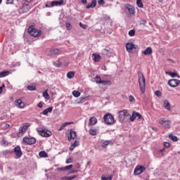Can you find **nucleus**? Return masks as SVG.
Segmentation results:
<instances>
[{
    "label": "nucleus",
    "instance_id": "f257e3e1",
    "mask_svg": "<svg viewBox=\"0 0 180 180\" xmlns=\"http://www.w3.org/2000/svg\"><path fill=\"white\" fill-rule=\"evenodd\" d=\"M139 84L141 92L144 94L146 92V78L141 72H139Z\"/></svg>",
    "mask_w": 180,
    "mask_h": 180
},
{
    "label": "nucleus",
    "instance_id": "f03ea898",
    "mask_svg": "<svg viewBox=\"0 0 180 180\" xmlns=\"http://www.w3.org/2000/svg\"><path fill=\"white\" fill-rule=\"evenodd\" d=\"M158 123L161 124L164 129H171L172 122L169 120H165V118L162 117L158 120Z\"/></svg>",
    "mask_w": 180,
    "mask_h": 180
},
{
    "label": "nucleus",
    "instance_id": "7ed1b4c3",
    "mask_svg": "<svg viewBox=\"0 0 180 180\" xmlns=\"http://www.w3.org/2000/svg\"><path fill=\"white\" fill-rule=\"evenodd\" d=\"M27 32L33 37H39L41 35V31L36 30L33 25L29 27Z\"/></svg>",
    "mask_w": 180,
    "mask_h": 180
},
{
    "label": "nucleus",
    "instance_id": "20e7f679",
    "mask_svg": "<svg viewBox=\"0 0 180 180\" xmlns=\"http://www.w3.org/2000/svg\"><path fill=\"white\" fill-rule=\"evenodd\" d=\"M104 121L106 124H113L115 123V118L110 113H107L104 115Z\"/></svg>",
    "mask_w": 180,
    "mask_h": 180
},
{
    "label": "nucleus",
    "instance_id": "39448f33",
    "mask_svg": "<svg viewBox=\"0 0 180 180\" xmlns=\"http://www.w3.org/2000/svg\"><path fill=\"white\" fill-rule=\"evenodd\" d=\"M38 134H40V136H42V137H50L52 136L53 133L51 131H49L48 129H39L37 130Z\"/></svg>",
    "mask_w": 180,
    "mask_h": 180
},
{
    "label": "nucleus",
    "instance_id": "423d86ee",
    "mask_svg": "<svg viewBox=\"0 0 180 180\" xmlns=\"http://www.w3.org/2000/svg\"><path fill=\"white\" fill-rule=\"evenodd\" d=\"M22 143L32 146V144H36V138L25 136L22 139Z\"/></svg>",
    "mask_w": 180,
    "mask_h": 180
},
{
    "label": "nucleus",
    "instance_id": "0eeeda50",
    "mask_svg": "<svg viewBox=\"0 0 180 180\" xmlns=\"http://www.w3.org/2000/svg\"><path fill=\"white\" fill-rule=\"evenodd\" d=\"M125 12L128 15H134L136 13V9L134 8V6L130 4H127L125 6Z\"/></svg>",
    "mask_w": 180,
    "mask_h": 180
},
{
    "label": "nucleus",
    "instance_id": "6e6552de",
    "mask_svg": "<svg viewBox=\"0 0 180 180\" xmlns=\"http://www.w3.org/2000/svg\"><path fill=\"white\" fill-rule=\"evenodd\" d=\"M29 129V124H24L19 129V132L18 133V137H22L26 131H27V129Z\"/></svg>",
    "mask_w": 180,
    "mask_h": 180
},
{
    "label": "nucleus",
    "instance_id": "1a4fd4ad",
    "mask_svg": "<svg viewBox=\"0 0 180 180\" xmlns=\"http://www.w3.org/2000/svg\"><path fill=\"white\" fill-rule=\"evenodd\" d=\"M118 115L119 120L120 121L124 120L125 117H129V116H130V114H129L127 110L119 111Z\"/></svg>",
    "mask_w": 180,
    "mask_h": 180
},
{
    "label": "nucleus",
    "instance_id": "9d476101",
    "mask_svg": "<svg viewBox=\"0 0 180 180\" xmlns=\"http://www.w3.org/2000/svg\"><path fill=\"white\" fill-rule=\"evenodd\" d=\"M146 171V167L143 166H136L134 171V175H140Z\"/></svg>",
    "mask_w": 180,
    "mask_h": 180
},
{
    "label": "nucleus",
    "instance_id": "9b49d317",
    "mask_svg": "<svg viewBox=\"0 0 180 180\" xmlns=\"http://www.w3.org/2000/svg\"><path fill=\"white\" fill-rule=\"evenodd\" d=\"M179 84L180 81L179 79H172L168 81V86L171 88H176Z\"/></svg>",
    "mask_w": 180,
    "mask_h": 180
},
{
    "label": "nucleus",
    "instance_id": "f8f14e48",
    "mask_svg": "<svg viewBox=\"0 0 180 180\" xmlns=\"http://www.w3.org/2000/svg\"><path fill=\"white\" fill-rule=\"evenodd\" d=\"M14 153L15 154V160H19L22 155H23V153H22V149L20 146H17L14 148Z\"/></svg>",
    "mask_w": 180,
    "mask_h": 180
},
{
    "label": "nucleus",
    "instance_id": "ddd939ff",
    "mask_svg": "<svg viewBox=\"0 0 180 180\" xmlns=\"http://www.w3.org/2000/svg\"><path fill=\"white\" fill-rule=\"evenodd\" d=\"M129 116H130L131 122H134V120H136V117H138V119H141V117H143V116H141V114H139L138 112H136V111H134L132 112V115Z\"/></svg>",
    "mask_w": 180,
    "mask_h": 180
},
{
    "label": "nucleus",
    "instance_id": "4468645a",
    "mask_svg": "<svg viewBox=\"0 0 180 180\" xmlns=\"http://www.w3.org/2000/svg\"><path fill=\"white\" fill-rule=\"evenodd\" d=\"M77 138V132L73 130H70V133L68 135V139L69 141H71V140H74V139Z\"/></svg>",
    "mask_w": 180,
    "mask_h": 180
},
{
    "label": "nucleus",
    "instance_id": "2eb2a0df",
    "mask_svg": "<svg viewBox=\"0 0 180 180\" xmlns=\"http://www.w3.org/2000/svg\"><path fill=\"white\" fill-rule=\"evenodd\" d=\"M15 106H17V108H19L20 109H23V108H25V103H23L20 99L15 100Z\"/></svg>",
    "mask_w": 180,
    "mask_h": 180
},
{
    "label": "nucleus",
    "instance_id": "dca6fc26",
    "mask_svg": "<svg viewBox=\"0 0 180 180\" xmlns=\"http://www.w3.org/2000/svg\"><path fill=\"white\" fill-rule=\"evenodd\" d=\"M133 49H136V45L134 44L129 43V42L126 44L127 51L130 53L131 51V50H133Z\"/></svg>",
    "mask_w": 180,
    "mask_h": 180
},
{
    "label": "nucleus",
    "instance_id": "f3484780",
    "mask_svg": "<svg viewBox=\"0 0 180 180\" xmlns=\"http://www.w3.org/2000/svg\"><path fill=\"white\" fill-rule=\"evenodd\" d=\"M29 11H30V6L25 5L19 9V13H26V12H29Z\"/></svg>",
    "mask_w": 180,
    "mask_h": 180
},
{
    "label": "nucleus",
    "instance_id": "a211bd4d",
    "mask_svg": "<svg viewBox=\"0 0 180 180\" xmlns=\"http://www.w3.org/2000/svg\"><path fill=\"white\" fill-rule=\"evenodd\" d=\"M58 53H60V49H54L50 50L48 52V56L53 57V56H56V54H58Z\"/></svg>",
    "mask_w": 180,
    "mask_h": 180
},
{
    "label": "nucleus",
    "instance_id": "6ab92c4d",
    "mask_svg": "<svg viewBox=\"0 0 180 180\" xmlns=\"http://www.w3.org/2000/svg\"><path fill=\"white\" fill-rule=\"evenodd\" d=\"M64 4V0L53 1L51 3V6H61Z\"/></svg>",
    "mask_w": 180,
    "mask_h": 180
},
{
    "label": "nucleus",
    "instance_id": "aec40b11",
    "mask_svg": "<svg viewBox=\"0 0 180 180\" xmlns=\"http://www.w3.org/2000/svg\"><path fill=\"white\" fill-rule=\"evenodd\" d=\"M98 123V119L95 117H91L89 118V126H95Z\"/></svg>",
    "mask_w": 180,
    "mask_h": 180
},
{
    "label": "nucleus",
    "instance_id": "412c9836",
    "mask_svg": "<svg viewBox=\"0 0 180 180\" xmlns=\"http://www.w3.org/2000/svg\"><path fill=\"white\" fill-rule=\"evenodd\" d=\"M96 6V0H91V3H89L86 6V9H90V8H95Z\"/></svg>",
    "mask_w": 180,
    "mask_h": 180
},
{
    "label": "nucleus",
    "instance_id": "4be33fe9",
    "mask_svg": "<svg viewBox=\"0 0 180 180\" xmlns=\"http://www.w3.org/2000/svg\"><path fill=\"white\" fill-rule=\"evenodd\" d=\"M142 53L145 56H149V54L153 53V49H151V47H147L143 51H142Z\"/></svg>",
    "mask_w": 180,
    "mask_h": 180
},
{
    "label": "nucleus",
    "instance_id": "5701e85b",
    "mask_svg": "<svg viewBox=\"0 0 180 180\" xmlns=\"http://www.w3.org/2000/svg\"><path fill=\"white\" fill-rule=\"evenodd\" d=\"M74 122H64L60 127L58 129V131H61V130H63L64 129V127H67V126H70V124H72Z\"/></svg>",
    "mask_w": 180,
    "mask_h": 180
},
{
    "label": "nucleus",
    "instance_id": "b1692460",
    "mask_svg": "<svg viewBox=\"0 0 180 180\" xmlns=\"http://www.w3.org/2000/svg\"><path fill=\"white\" fill-rule=\"evenodd\" d=\"M166 74L167 75H169V77H172V78H175V77H177V78H180L179 75H178L176 72H166Z\"/></svg>",
    "mask_w": 180,
    "mask_h": 180
},
{
    "label": "nucleus",
    "instance_id": "393cba45",
    "mask_svg": "<svg viewBox=\"0 0 180 180\" xmlns=\"http://www.w3.org/2000/svg\"><path fill=\"white\" fill-rule=\"evenodd\" d=\"M73 165H70L68 166H65L64 167H60L58 169V171H68L70 169H71L72 168Z\"/></svg>",
    "mask_w": 180,
    "mask_h": 180
},
{
    "label": "nucleus",
    "instance_id": "a878e982",
    "mask_svg": "<svg viewBox=\"0 0 180 180\" xmlns=\"http://www.w3.org/2000/svg\"><path fill=\"white\" fill-rule=\"evenodd\" d=\"M164 106L167 110H171V104L169 103L168 100H165L164 101Z\"/></svg>",
    "mask_w": 180,
    "mask_h": 180
},
{
    "label": "nucleus",
    "instance_id": "bb28decb",
    "mask_svg": "<svg viewBox=\"0 0 180 180\" xmlns=\"http://www.w3.org/2000/svg\"><path fill=\"white\" fill-rule=\"evenodd\" d=\"M51 112H53V107H49L42 112V115H48V113H51Z\"/></svg>",
    "mask_w": 180,
    "mask_h": 180
},
{
    "label": "nucleus",
    "instance_id": "cd10ccee",
    "mask_svg": "<svg viewBox=\"0 0 180 180\" xmlns=\"http://www.w3.org/2000/svg\"><path fill=\"white\" fill-rule=\"evenodd\" d=\"M79 146V141H75L74 142V143L72 144V145L70 146V151H72V150H74V148H75V147H77V146Z\"/></svg>",
    "mask_w": 180,
    "mask_h": 180
},
{
    "label": "nucleus",
    "instance_id": "c85d7f7f",
    "mask_svg": "<svg viewBox=\"0 0 180 180\" xmlns=\"http://www.w3.org/2000/svg\"><path fill=\"white\" fill-rule=\"evenodd\" d=\"M75 75V72H74V71H70L67 73V77L68 78V79H72Z\"/></svg>",
    "mask_w": 180,
    "mask_h": 180
},
{
    "label": "nucleus",
    "instance_id": "c756f323",
    "mask_svg": "<svg viewBox=\"0 0 180 180\" xmlns=\"http://www.w3.org/2000/svg\"><path fill=\"white\" fill-rule=\"evenodd\" d=\"M39 155L41 158H47L49 157V155L45 151H40Z\"/></svg>",
    "mask_w": 180,
    "mask_h": 180
},
{
    "label": "nucleus",
    "instance_id": "7c9ffc66",
    "mask_svg": "<svg viewBox=\"0 0 180 180\" xmlns=\"http://www.w3.org/2000/svg\"><path fill=\"white\" fill-rule=\"evenodd\" d=\"M9 71H4L0 72V78H4L5 77H8L9 75Z\"/></svg>",
    "mask_w": 180,
    "mask_h": 180
},
{
    "label": "nucleus",
    "instance_id": "2f4dec72",
    "mask_svg": "<svg viewBox=\"0 0 180 180\" xmlns=\"http://www.w3.org/2000/svg\"><path fill=\"white\" fill-rule=\"evenodd\" d=\"M169 139L172 141H178V137L172 134L169 135Z\"/></svg>",
    "mask_w": 180,
    "mask_h": 180
},
{
    "label": "nucleus",
    "instance_id": "473e14b6",
    "mask_svg": "<svg viewBox=\"0 0 180 180\" xmlns=\"http://www.w3.org/2000/svg\"><path fill=\"white\" fill-rule=\"evenodd\" d=\"M97 84H103V85H110V81L99 80V82L97 81Z\"/></svg>",
    "mask_w": 180,
    "mask_h": 180
},
{
    "label": "nucleus",
    "instance_id": "72a5a7b5",
    "mask_svg": "<svg viewBox=\"0 0 180 180\" xmlns=\"http://www.w3.org/2000/svg\"><path fill=\"white\" fill-rule=\"evenodd\" d=\"M49 90L46 89L44 93H43V96L44 97L45 99H50V95L49 94Z\"/></svg>",
    "mask_w": 180,
    "mask_h": 180
},
{
    "label": "nucleus",
    "instance_id": "f704fd0d",
    "mask_svg": "<svg viewBox=\"0 0 180 180\" xmlns=\"http://www.w3.org/2000/svg\"><path fill=\"white\" fill-rule=\"evenodd\" d=\"M72 95L73 96H75V98H79V96H81V93L78 91H72Z\"/></svg>",
    "mask_w": 180,
    "mask_h": 180
},
{
    "label": "nucleus",
    "instance_id": "c9c22d12",
    "mask_svg": "<svg viewBox=\"0 0 180 180\" xmlns=\"http://www.w3.org/2000/svg\"><path fill=\"white\" fill-rule=\"evenodd\" d=\"M93 56H94L93 60L96 61V63L101 60V56L94 53Z\"/></svg>",
    "mask_w": 180,
    "mask_h": 180
},
{
    "label": "nucleus",
    "instance_id": "e433bc0d",
    "mask_svg": "<svg viewBox=\"0 0 180 180\" xmlns=\"http://www.w3.org/2000/svg\"><path fill=\"white\" fill-rule=\"evenodd\" d=\"M89 133L91 134V136H96L98 130H96V129H91L89 130Z\"/></svg>",
    "mask_w": 180,
    "mask_h": 180
},
{
    "label": "nucleus",
    "instance_id": "4c0bfd02",
    "mask_svg": "<svg viewBox=\"0 0 180 180\" xmlns=\"http://www.w3.org/2000/svg\"><path fill=\"white\" fill-rule=\"evenodd\" d=\"M1 146H4V147H6V146H8L9 142H8V141H6V139H3V140L1 141Z\"/></svg>",
    "mask_w": 180,
    "mask_h": 180
},
{
    "label": "nucleus",
    "instance_id": "58836bf2",
    "mask_svg": "<svg viewBox=\"0 0 180 180\" xmlns=\"http://www.w3.org/2000/svg\"><path fill=\"white\" fill-rule=\"evenodd\" d=\"M110 143H112L110 141H105L102 144V147H103L104 148H106V147H108V146H109Z\"/></svg>",
    "mask_w": 180,
    "mask_h": 180
},
{
    "label": "nucleus",
    "instance_id": "ea45409f",
    "mask_svg": "<svg viewBox=\"0 0 180 180\" xmlns=\"http://www.w3.org/2000/svg\"><path fill=\"white\" fill-rule=\"evenodd\" d=\"M129 36H130V37H133V36H134V34H136V30H131L129 31L128 32Z\"/></svg>",
    "mask_w": 180,
    "mask_h": 180
},
{
    "label": "nucleus",
    "instance_id": "a19ab883",
    "mask_svg": "<svg viewBox=\"0 0 180 180\" xmlns=\"http://www.w3.org/2000/svg\"><path fill=\"white\" fill-rule=\"evenodd\" d=\"M136 5L139 8H143V1H141V0H136Z\"/></svg>",
    "mask_w": 180,
    "mask_h": 180
},
{
    "label": "nucleus",
    "instance_id": "79ce46f5",
    "mask_svg": "<svg viewBox=\"0 0 180 180\" xmlns=\"http://www.w3.org/2000/svg\"><path fill=\"white\" fill-rule=\"evenodd\" d=\"M27 89H28V91H36V86L34 85L27 86Z\"/></svg>",
    "mask_w": 180,
    "mask_h": 180
},
{
    "label": "nucleus",
    "instance_id": "37998d69",
    "mask_svg": "<svg viewBox=\"0 0 180 180\" xmlns=\"http://www.w3.org/2000/svg\"><path fill=\"white\" fill-rule=\"evenodd\" d=\"M65 26H66L67 30H71V29H72V26L70 22H66Z\"/></svg>",
    "mask_w": 180,
    "mask_h": 180
},
{
    "label": "nucleus",
    "instance_id": "c03bdc74",
    "mask_svg": "<svg viewBox=\"0 0 180 180\" xmlns=\"http://www.w3.org/2000/svg\"><path fill=\"white\" fill-rule=\"evenodd\" d=\"M72 161H73L72 158H69L68 159L66 160L65 163L66 164H72Z\"/></svg>",
    "mask_w": 180,
    "mask_h": 180
},
{
    "label": "nucleus",
    "instance_id": "a18cd8bd",
    "mask_svg": "<svg viewBox=\"0 0 180 180\" xmlns=\"http://www.w3.org/2000/svg\"><path fill=\"white\" fill-rule=\"evenodd\" d=\"M53 65H55V67H60L61 65V62L58 60L57 62H54Z\"/></svg>",
    "mask_w": 180,
    "mask_h": 180
},
{
    "label": "nucleus",
    "instance_id": "49530a36",
    "mask_svg": "<svg viewBox=\"0 0 180 180\" xmlns=\"http://www.w3.org/2000/svg\"><path fill=\"white\" fill-rule=\"evenodd\" d=\"M11 152L10 150H8L2 151V154H4V155H8V154H11Z\"/></svg>",
    "mask_w": 180,
    "mask_h": 180
},
{
    "label": "nucleus",
    "instance_id": "de8ad7c7",
    "mask_svg": "<svg viewBox=\"0 0 180 180\" xmlns=\"http://www.w3.org/2000/svg\"><path fill=\"white\" fill-rule=\"evenodd\" d=\"M94 79H96L94 81V82L96 83V84H98V82L101 81V77H99V76H96V77H94Z\"/></svg>",
    "mask_w": 180,
    "mask_h": 180
},
{
    "label": "nucleus",
    "instance_id": "09e8293b",
    "mask_svg": "<svg viewBox=\"0 0 180 180\" xmlns=\"http://www.w3.org/2000/svg\"><path fill=\"white\" fill-rule=\"evenodd\" d=\"M79 26H80V27H82V29H86V27H88V25H84V24H82V22H79Z\"/></svg>",
    "mask_w": 180,
    "mask_h": 180
},
{
    "label": "nucleus",
    "instance_id": "8fccbe9b",
    "mask_svg": "<svg viewBox=\"0 0 180 180\" xmlns=\"http://www.w3.org/2000/svg\"><path fill=\"white\" fill-rule=\"evenodd\" d=\"M101 180H112V176H110L109 178L105 176H101Z\"/></svg>",
    "mask_w": 180,
    "mask_h": 180
},
{
    "label": "nucleus",
    "instance_id": "3c124183",
    "mask_svg": "<svg viewBox=\"0 0 180 180\" xmlns=\"http://www.w3.org/2000/svg\"><path fill=\"white\" fill-rule=\"evenodd\" d=\"M155 95L156 96H158V98H160V96H161V91H156L155 92Z\"/></svg>",
    "mask_w": 180,
    "mask_h": 180
},
{
    "label": "nucleus",
    "instance_id": "603ef678",
    "mask_svg": "<svg viewBox=\"0 0 180 180\" xmlns=\"http://www.w3.org/2000/svg\"><path fill=\"white\" fill-rule=\"evenodd\" d=\"M98 5H105V0H98Z\"/></svg>",
    "mask_w": 180,
    "mask_h": 180
},
{
    "label": "nucleus",
    "instance_id": "864d4df0",
    "mask_svg": "<svg viewBox=\"0 0 180 180\" xmlns=\"http://www.w3.org/2000/svg\"><path fill=\"white\" fill-rule=\"evenodd\" d=\"M129 102H134L136 101V99H134V97L133 96H130L129 97Z\"/></svg>",
    "mask_w": 180,
    "mask_h": 180
},
{
    "label": "nucleus",
    "instance_id": "5fc2aeb1",
    "mask_svg": "<svg viewBox=\"0 0 180 180\" xmlns=\"http://www.w3.org/2000/svg\"><path fill=\"white\" fill-rule=\"evenodd\" d=\"M4 88H5V84H2L1 86H0V95L2 94V91H4Z\"/></svg>",
    "mask_w": 180,
    "mask_h": 180
},
{
    "label": "nucleus",
    "instance_id": "6e6d98bb",
    "mask_svg": "<svg viewBox=\"0 0 180 180\" xmlns=\"http://www.w3.org/2000/svg\"><path fill=\"white\" fill-rule=\"evenodd\" d=\"M164 146H165V147H167L168 148L169 147H171V143H169L168 142H165Z\"/></svg>",
    "mask_w": 180,
    "mask_h": 180
},
{
    "label": "nucleus",
    "instance_id": "4d7b16f0",
    "mask_svg": "<svg viewBox=\"0 0 180 180\" xmlns=\"http://www.w3.org/2000/svg\"><path fill=\"white\" fill-rule=\"evenodd\" d=\"M76 178H78V176L74 175V176H72L69 177V180H74V179H75Z\"/></svg>",
    "mask_w": 180,
    "mask_h": 180
},
{
    "label": "nucleus",
    "instance_id": "13d9d810",
    "mask_svg": "<svg viewBox=\"0 0 180 180\" xmlns=\"http://www.w3.org/2000/svg\"><path fill=\"white\" fill-rule=\"evenodd\" d=\"M61 180H70V177H68V176H63V177H61Z\"/></svg>",
    "mask_w": 180,
    "mask_h": 180
},
{
    "label": "nucleus",
    "instance_id": "bf43d9fd",
    "mask_svg": "<svg viewBox=\"0 0 180 180\" xmlns=\"http://www.w3.org/2000/svg\"><path fill=\"white\" fill-rule=\"evenodd\" d=\"M10 126L11 125H9V124H5L4 127V129H9Z\"/></svg>",
    "mask_w": 180,
    "mask_h": 180
},
{
    "label": "nucleus",
    "instance_id": "052dcab7",
    "mask_svg": "<svg viewBox=\"0 0 180 180\" xmlns=\"http://www.w3.org/2000/svg\"><path fill=\"white\" fill-rule=\"evenodd\" d=\"M146 23H147V21L146 20H142L141 22H140V25H146Z\"/></svg>",
    "mask_w": 180,
    "mask_h": 180
},
{
    "label": "nucleus",
    "instance_id": "680f3d73",
    "mask_svg": "<svg viewBox=\"0 0 180 180\" xmlns=\"http://www.w3.org/2000/svg\"><path fill=\"white\" fill-rule=\"evenodd\" d=\"M38 108H43V103H41V102H40L38 105H37Z\"/></svg>",
    "mask_w": 180,
    "mask_h": 180
},
{
    "label": "nucleus",
    "instance_id": "e2e57ef3",
    "mask_svg": "<svg viewBox=\"0 0 180 180\" xmlns=\"http://www.w3.org/2000/svg\"><path fill=\"white\" fill-rule=\"evenodd\" d=\"M81 2H82L84 4H88V1L86 0H81Z\"/></svg>",
    "mask_w": 180,
    "mask_h": 180
},
{
    "label": "nucleus",
    "instance_id": "0e129e2a",
    "mask_svg": "<svg viewBox=\"0 0 180 180\" xmlns=\"http://www.w3.org/2000/svg\"><path fill=\"white\" fill-rule=\"evenodd\" d=\"M7 4H13V0H7Z\"/></svg>",
    "mask_w": 180,
    "mask_h": 180
},
{
    "label": "nucleus",
    "instance_id": "69168bd1",
    "mask_svg": "<svg viewBox=\"0 0 180 180\" xmlns=\"http://www.w3.org/2000/svg\"><path fill=\"white\" fill-rule=\"evenodd\" d=\"M164 150H165V149H164V148L163 149H160V150H158V153H162L164 151Z\"/></svg>",
    "mask_w": 180,
    "mask_h": 180
},
{
    "label": "nucleus",
    "instance_id": "338daca9",
    "mask_svg": "<svg viewBox=\"0 0 180 180\" xmlns=\"http://www.w3.org/2000/svg\"><path fill=\"white\" fill-rule=\"evenodd\" d=\"M75 172H77V171L74 170L71 172V174H75Z\"/></svg>",
    "mask_w": 180,
    "mask_h": 180
},
{
    "label": "nucleus",
    "instance_id": "774afa93",
    "mask_svg": "<svg viewBox=\"0 0 180 180\" xmlns=\"http://www.w3.org/2000/svg\"><path fill=\"white\" fill-rule=\"evenodd\" d=\"M91 165V162H88L87 165Z\"/></svg>",
    "mask_w": 180,
    "mask_h": 180
}]
</instances>
